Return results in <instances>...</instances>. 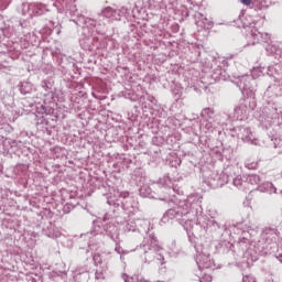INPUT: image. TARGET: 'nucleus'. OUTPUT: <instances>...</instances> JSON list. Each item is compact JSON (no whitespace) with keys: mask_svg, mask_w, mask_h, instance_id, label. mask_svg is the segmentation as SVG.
<instances>
[{"mask_svg":"<svg viewBox=\"0 0 282 282\" xmlns=\"http://www.w3.org/2000/svg\"><path fill=\"white\" fill-rule=\"evenodd\" d=\"M242 282H257V280L250 275H245Z\"/></svg>","mask_w":282,"mask_h":282,"instance_id":"1","label":"nucleus"},{"mask_svg":"<svg viewBox=\"0 0 282 282\" xmlns=\"http://www.w3.org/2000/svg\"><path fill=\"white\" fill-rule=\"evenodd\" d=\"M243 6H251L252 0H240Z\"/></svg>","mask_w":282,"mask_h":282,"instance_id":"2","label":"nucleus"},{"mask_svg":"<svg viewBox=\"0 0 282 282\" xmlns=\"http://www.w3.org/2000/svg\"><path fill=\"white\" fill-rule=\"evenodd\" d=\"M105 12H106V13H107V12H111V9H106V11H105Z\"/></svg>","mask_w":282,"mask_h":282,"instance_id":"3","label":"nucleus"}]
</instances>
